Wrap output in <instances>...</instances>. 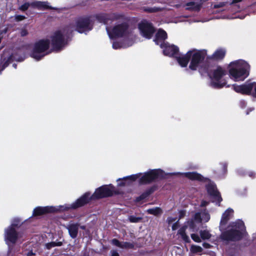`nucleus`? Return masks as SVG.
Instances as JSON below:
<instances>
[{"mask_svg":"<svg viewBox=\"0 0 256 256\" xmlns=\"http://www.w3.org/2000/svg\"><path fill=\"white\" fill-rule=\"evenodd\" d=\"M123 18V15L120 14L112 13L99 14L94 16L79 18L76 22V26L70 25L66 28L56 30L52 33L50 36L52 46L56 50H58L63 48L67 44L69 32H71L74 30L80 33L90 30L94 19L100 22L108 25L114 20H122Z\"/></svg>","mask_w":256,"mask_h":256,"instance_id":"f257e3e1","label":"nucleus"},{"mask_svg":"<svg viewBox=\"0 0 256 256\" xmlns=\"http://www.w3.org/2000/svg\"><path fill=\"white\" fill-rule=\"evenodd\" d=\"M115 192L116 190L112 186H104L97 188L92 195H91L90 192H86L74 202L70 204H66L58 207L48 206L37 207L34 209L33 215L40 216L48 212L76 208L87 204L90 200L110 196Z\"/></svg>","mask_w":256,"mask_h":256,"instance_id":"f03ea898","label":"nucleus"},{"mask_svg":"<svg viewBox=\"0 0 256 256\" xmlns=\"http://www.w3.org/2000/svg\"><path fill=\"white\" fill-rule=\"evenodd\" d=\"M206 56V50H192L188 52L186 54L179 56L177 58V61L182 67H186L191 58L189 68L192 70H196L202 66Z\"/></svg>","mask_w":256,"mask_h":256,"instance_id":"7ed1b4c3","label":"nucleus"},{"mask_svg":"<svg viewBox=\"0 0 256 256\" xmlns=\"http://www.w3.org/2000/svg\"><path fill=\"white\" fill-rule=\"evenodd\" d=\"M164 176V172L160 169L152 170L144 173L142 176L139 173L124 178L122 182L119 184L120 186L131 184L134 181L139 179L140 184H147L161 179Z\"/></svg>","mask_w":256,"mask_h":256,"instance_id":"20e7f679","label":"nucleus"},{"mask_svg":"<svg viewBox=\"0 0 256 256\" xmlns=\"http://www.w3.org/2000/svg\"><path fill=\"white\" fill-rule=\"evenodd\" d=\"M250 66L244 60H238L229 64L230 78L234 81H243L249 75Z\"/></svg>","mask_w":256,"mask_h":256,"instance_id":"39448f33","label":"nucleus"},{"mask_svg":"<svg viewBox=\"0 0 256 256\" xmlns=\"http://www.w3.org/2000/svg\"><path fill=\"white\" fill-rule=\"evenodd\" d=\"M246 232V228L242 220L232 222L226 230L222 232L221 236L226 240H237L240 239Z\"/></svg>","mask_w":256,"mask_h":256,"instance_id":"423d86ee","label":"nucleus"},{"mask_svg":"<svg viewBox=\"0 0 256 256\" xmlns=\"http://www.w3.org/2000/svg\"><path fill=\"white\" fill-rule=\"evenodd\" d=\"M106 30L110 38L118 37L122 38L125 41L134 40V36L126 22L116 24L112 29L106 26Z\"/></svg>","mask_w":256,"mask_h":256,"instance_id":"0eeeda50","label":"nucleus"},{"mask_svg":"<svg viewBox=\"0 0 256 256\" xmlns=\"http://www.w3.org/2000/svg\"><path fill=\"white\" fill-rule=\"evenodd\" d=\"M211 79L210 86L216 88H222L226 85V80L223 79L226 74V71L221 67H216L208 73Z\"/></svg>","mask_w":256,"mask_h":256,"instance_id":"6e6552de","label":"nucleus"},{"mask_svg":"<svg viewBox=\"0 0 256 256\" xmlns=\"http://www.w3.org/2000/svg\"><path fill=\"white\" fill-rule=\"evenodd\" d=\"M50 46V40H41L35 43L31 56L35 60H38L45 56L48 52Z\"/></svg>","mask_w":256,"mask_h":256,"instance_id":"1a4fd4ad","label":"nucleus"},{"mask_svg":"<svg viewBox=\"0 0 256 256\" xmlns=\"http://www.w3.org/2000/svg\"><path fill=\"white\" fill-rule=\"evenodd\" d=\"M210 214L206 210L196 212L192 217L190 220L188 222L192 232H196L198 230L196 224L207 222L210 220Z\"/></svg>","mask_w":256,"mask_h":256,"instance_id":"9d476101","label":"nucleus"},{"mask_svg":"<svg viewBox=\"0 0 256 256\" xmlns=\"http://www.w3.org/2000/svg\"><path fill=\"white\" fill-rule=\"evenodd\" d=\"M14 224H12L6 228L4 231V238L6 243L10 246V244H14L16 242H21L22 240V234L18 232L14 228Z\"/></svg>","mask_w":256,"mask_h":256,"instance_id":"9b49d317","label":"nucleus"},{"mask_svg":"<svg viewBox=\"0 0 256 256\" xmlns=\"http://www.w3.org/2000/svg\"><path fill=\"white\" fill-rule=\"evenodd\" d=\"M234 90L243 94H251L256 97V82L246 84L242 85H232Z\"/></svg>","mask_w":256,"mask_h":256,"instance_id":"f8f14e48","label":"nucleus"},{"mask_svg":"<svg viewBox=\"0 0 256 256\" xmlns=\"http://www.w3.org/2000/svg\"><path fill=\"white\" fill-rule=\"evenodd\" d=\"M141 34L146 38L150 39L153 35L154 30L152 24L147 21H142L138 24Z\"/></svg>","mask_w":256,"mask_h":256,"instance_id":"ddd939ff","label":"nucleus"},{"mask_svg":"<svg viewBox=\"0 0 256 256\" xmlns=\"http://www.w3.org/2000/svg\"><path fill=\"white\" fill-rule=\"evenodd\" d=\"M160 46L163 48V52L164 55L169 56H176V58L178 57L176 56L178 52V48L176 46L168 43H160Z\"/></svg>","mask_w":256,"mask_h":256,"instance_id":"4468645a","label":"nucleus"},{"mask_svg":"<svg viewBox=\"0 0 256 256\" xmlns=\"http://www.w3.org/2000/svg\"><path fill=\"white\" fill-rule=\"evenodd\" d=\"M206 189L208 194L210 195L214 202L220 203L222 200L220 192L218 191L216 185L212 182H210L206 186Z\"/></svg>","mask_w":256,"mask_h":256,"instance_id":"2eb2a0df","label":"nucleus"},{"mask_svg":"<svg viewBox=\"0 0 256 256\" xmlns=\"http://www.w3.org/2000/svg\"><path fill=\"white\" fill-rule=\"evenodd\" d=\"M233 214L234 210L232 208H228L222 214L220 224V229L221 231L226 230V225L233 216Z\"/></svg>","mask_w":256,"mask_h":256,"instance_id":"dca6fc26","label":"nucleus"},{"mask_svg":"<svg viewBox=\"0 0 256 256\" xmlns=\"http://www.w3.org/2000/svg\"><path fill=\"white\" fill-rule=\"evenodd\" d=\"M80 224L78 223L70 222L66 227L70 237L72 238H76Z\"/></svg>","mask_w":256,"mask_h":256,"instance_id":"f3484780","label":"nucleus"},{"mask_svg":"<svg viewBox=\"0 0 256 256\" xmlns=\"http://www.w3.org/2000/svg\"><path fill=\"white\" fill-rule=\"evenodd\" d=\"M31 6L40 10L52 8L48 5V3L46 2L35 1L30 3Z\"/></svg>","mask_w":256,"mask_h":256,"instance_id":"a211bd4d","label":"nucleus"},{"mask_svg":"<svg viewBox=\"0 0 256 256\" xmlns=\"http://www.w3.org/2000/svg\"><path fill=\"white\" fill-rule=\"evenodd\" d=\"M188 226L190 228V226L188 225L187 222L186 225L182 226L179 229L178 234L180 235L181 238L184 242L189 243L190 242V240L186 232V229Z\"/></svg>","mask_w":256,"mask_h":256,"instance_id":"6ab92c4d","label":"nucleus"},{"mask_svg":"<svg viewBox=\"0 0 256 256\" xmlns=\"http://www.w3.org/2000/svg\"><path fill=\"white\" fill-rule=\"evenodd\" d=\"M134 40H132L129 41H125L123 43H120L117 42H114L112 44V48L114 49H119L120 48H126L128 46H130L133 44Z\"/></svg>","mask_w":256,"mask_h":256,"instance_id":"aec40b11","label":"nucleus"},{"mask_svg":"<svg viewBox=\"0 0 256 256\" xmlns=\"http://www.w3.org/2000/svg\"><path fill=\"white\" fill-rule=\"evenodd\" d=\"M167 38V34L166 32L162 30H159L158 32L156 34V38L154 40L156 44H160V42L164 41L165 39Z\"/></svg>","mask_w":256,"mask_h":256,"instance_id":"412c9836","label":"nucleus"},{"mask_svg":"<svg viewBox=\"0 0 256 256\" xmlns=\"http://www.w3.org/2000/svg\"><path fill=\"white\" fill-rule=\"evenodd\" d=\"M226 50L222 48L217 50L212 55L210 56H208L209 59L214 60H218L222 59L225 56Z\"/></svg>","mask_w":256,"mask_h":256,"instance_id":"4be33fe9","label":"nucleus"},{"mask_svg":"<svg viewBox=\"0 0 256 256\" xmlns=\"http://www.w3.org/2000/svg\"><path fill=\"white\" fill-rule=\"evenodd\" d=\"M182 174L191 180H204L203 176L196 172H185Z\"/></svg>","mask_w":256,"mask_h":256,"instance_id":"5701e85b","label":"nucleus"},{"mask_svg":"<svg viewBox=\"0 0 256 256\" xmlns=\"http://www.w3.org/2000/svg\"><path fill=\"white\" fill-rule=\"evenodd\" d=\"M146 212L149 214H154L155 216L160 214L162 212V210L158 207H156L152 208H150L147 210Z\"/></svg>","mask_w":256,"mask_h":256,"instance_id":"b1692460","label":"nucleus"},{"mask_svg":"<svg viewBox=\"0 0 256 256\" xmlns=\"http://www.w3.org/2000/svg\"><path fill=\"white\" fill-rule=\"evenodd\" d=\"M203 250L202 248L198 246L192 244L190 248V251L192 254L201 253Z\"/></svg>","mask_w":256,"mask_h":256,"instance_id":"393cba45","label":"nucleus"},{"mask_svg":"<svg viewBox=\"0 0 256 256\" xmlns=\"http://www.w3.org/2000/svg\"><path fill=\"white\" fill-rule=\"evenodd\" d=\"M200 234L201 238L202 240L209 239L211 237V234L210 233L209 231L206 230H200Z\"/></svg>","mask_w":256,"mask_h":256,"instance_id":"a878e982","label":"nucleus"},{"mask_svg":"<svg viewBox=\"0 0 256 256\" xmlns=\"http://www.w3.org/2000/svg\"><path fill=\"white\" fill-rule=\"evenodd\" d=\"M2 68L0 69V71L3 70L8 64L10 60H11L12 58L10 56H8V58H5L4 56H2Z\"/></svg>","mask_w":256,"mask_h":256,"instance_id":"bb28decb","label":"nucleus"},{"mask_svg":"<svg viewBox=\"0 0 256 256\" xmlns=\"http://www.w3.org/2000/svg\"><path fill=\"white\" fill-rule=\"evenodd\" d=\"M62 245V242H50L47 243L45 244V246L46 248L48 250L52 248L57 246H60Z\"/></svg>","mask_w":256,"mask_h":256,"instance_id":"cd10ccee","label":"nucleus"},{"mask_svg":"<svg viewBox=\"0 0 256 256\" xmlns=\"http://www.w3.org/2000/svg\"><path fill=\"white\" fill-rule=\"evenodd\" d=\"M144 11L148 12H158L162 11V8L159 7H152V8H144Z\"/></svg>","mask_w":256,"mask_h":256,"instance_id":"c85d7f7f","label":"nucleus"},{"mask_svg":"<svg viewBox=\"0 0 256 256\" xmlns=\"http://www.w3.org/2000/svg\"><path fill=\"white\" fill-rule=\"evenodd\" d=\"M134 247V245L133 244L126 242H121L120 248H132Z\"/></svg>","mask_w":256,"mask_h":256,"instance_id":"c756f323","label":"nucleus"},{"mask_svg":"<svg viewBox=\"0 0 256 256\" xmlns=\"http://www.w3.org/2000/svg\"><path fill=\"white\" fill-rule=\"evenodd\" d=\"M128 219L130 222L137 223L142 220V218L137 217L134 216H128Z\"/></svg>","mask_w":256,"mask_h":256,"instance_id":"7c9ffc66","label":"nucleus"},{"mask_svg":"<svg viewBox=\"0 0 256 256\" xmlns=\"http://www.w3.org/2000/svg\"><path fill=\"white\" fill-rule=\"evenodd\" d=\"M191 238L194 241L196 242H201V237H200L198 234H191Z\"/></svg>","mask_w":256,"mask_h":256,"instance_id":"2f4dec72","label":"nucleus"},{"mask_svg":"<svg viewBox=\"0 0 256 256\" xmlns=\"http://www.w3.org/2000/svg\"><path fill=\"white\" fill-rule=\"evenodd\" d=\"M30 6H31L30 3L26 2L20 6V9L24 11L28 10Z\"/></svg>","mask_w":256,"mask_h":256,"instance_id":"473e14b6","label":"nucleus"},{"mask_svg":"<svg viewBox=\"0 0 256 256\" xmlns=\"http://www.w3.org/2000/svg\"><path fill=\"white\" fill-rule=\"evenodd\" d=\"M112 243L114 245V246H116L119 248H120V244H121V242H119L118 240L116 239H113L112 240Z\"/></svg>","mask_w":256,"mask_h":256,"instance_id":"72a5a7b5","label":"nucleus"},{"mask_svg":"<svg viewBox=\"0 0 256 256\" xmlns=\"http://www.w3.org/2000/svg\"><path fill=\"white\" fill-rule=\"evenodd\" d=\"M12 224H14L15 225L14 226V228L16 229V227L20 225V222L18 219L14 220Z\"/></svg>","mask_w":256,"mask_h":256,"instance_id":"f704fd0d","label":"nucleus"},{"mask_svg":"<svg viewBox=\"0 0 256 256\" xmlns=\"http://www.w3.org/2000/svg\"><path fill=\"white\" fill-rule=\"evenodd\" d=\"M28 32L26 29H22L20 32V34L22 36H24L28 34Z\"/></svg>","mask_w":256,"mask_h":256,"instance_id":"c9c22d12","label":"nucleus"},{"mask_svg":"<svg viewBox=\"0 0 256 256\" xmlns=\"http://www.w3.org/2000/svg\"><path fill=\"white\" fill-rule=\"evenodd\" d=\"M24 18L25 17L23 16L19 15V16H16V19L18 21H20V20H24Z\"/></svg>","mask_w":256,"mask_h":256,"instance_id":"e433bc0d","label":"nucleus"},{"mask_svg":"<svg viewBox=\"0 0 256 256\" xmlns=\"http://www.w3.org/2000/svg\"><path fill=\"white\" fill-rule=\"evenodd\" d=\"M186 212L185 210H180L179 212L180 218L183 217L186 215Z\"/></svg>","mask_w":256,"mask_h":256,"instance_id":"4c0bfd02","label":"nucleus"},{"mask_svg":"<svg viewBox=\"0 0 256 256\" xmlns=\"http://www.w3.org/2000/svg\"><path fill=\"white\" fill-rule=\"evenodd\" d=\"M111 254L112 256H119V254L116 250H112Z\"/></svg>","mask_w":256,"mask_h":256,"instance_id":"58836bf2","label":"nucleus"},{"mask_svg":"<svg viewBox=\"0 0 256 256\" xmlns=\"http://www.w3.org/2000/svg\"><path fill=\"white\" fill-rule=\"evenodd\" d=\"M178 228V224L177 222L174 224L172 226V230H176Z\"/></svg>","mask_w":256,"mask_h":256,"instance_id":"ea45409f","label":"nucleus"},{"mask_svg":"<svg viewBox=\"0 0 256 256\" xmlns=\"http://www.w3.org/2000/svg\"><path fill=\"white\" fill-rule=\"evenodd\" d=\"M240 106L242 108H244L246 106V102L244 100H241L240 102Z\"/></svg>","mask_w":256,"mask_h":256,"instance_id":"a19ab883","label":"nucleus"},{"mask_svg":"<svg viewBox=\"0 0 256 256\" xmlns=\"http://www.w3.org/2000/svg\"><path fill=\"white\" fill-rule=\"evenodd\" d=\"M208 202H206V201H202V202H201V204H200V206H206V205H208Z\"/></svg>","mask_w":256,"mask_h":256,"instance_id":"79ce46f5","label":"nucleus"},{"mask_svg":"<svg viewBox=\"0 0 256 256\" xmlns=\"http://www.w3.org/2000/svg\"><path fill=\"white\" fill-rule=\"evenodd\" d=\"M248 176L250 177H254L255 176V174L254 172H250L248 174Z\"/></svg>","mask_w":256,"mask_h":256,"instance_id":"37998d69","label":"nucleus"},{"mask_svg":"<svg viewBox=\"0 0 256 256\" xmlns=\"http://www.w3.org/2000/svg\"><path fill=\"white\" fill-rule=\"evenodd\" d=\"M203 246L204 247H205L206 248H209L210 244H206V243H204Z\"/></svg>","mask_w":256,"mask_h":256,"instance_id":"c03bdc74","label":"nucleus"},{"mask_svg":"<svg viewBox=\"0 0 256 256\" xmlns=\"http://www.w3.org/2000/svg\"><path fill=\"white\" fill-rule=\"evenodd\" d=\"M79 228H80L82 229V230H84L86 228V226H79Z\"/></svg>","mask_w":256,"mask_h":256,"instance_id":"a18cd8bd","label":"nucleus"},{"mask_svg":"<svg viewBox=\"0 0 256 256\" xmlns=\"http://www.w3.org/2000/svg\"><path fill=\"white\" fill-rule=\"evenodd\" d=\"M12 66H13V67L14 68H16V64H13Z\"/></svg>","mask_w":256,"mask_h":256,"instance_id":"49530a36","label":"nucleus"},{"mask_svg":"<svg viewBox=\"0 0 256 256\" xmlns=\"http://www.w3.org/2000/svg\"><path fill=\"white\" fill-rule=\"evenodd\" d=\"M18 60V61H22V60H23V59H22V60Z\"/></svg>","mask_w":256,"mask_h":256,"instance_id":"de8ad7c7","label":"nucleus"},{"mask_svg":"<svg viewBox=\"0 0 256 256\" xmlns=\"http://www.w3.org/2000/svg\"><path fill=\"white\" fill-rule=\"evenodd\" d=\"M253 110V108H250V111H252Z\"/></svg>","mask_w":256,"mask_h":256,"instance_id":"09e8293b","label":"nucleus"},{"mask_svg":"<svg viewBox=\"0 0 256 256\" xmlns=\"http://www.w3.org/2000/svg\"><path fill=\"white\" fill-rule=\"evenodd\" d=\"M255 234L256 235V234Z\"/></svg>","mask_w":256,"mask_h":256,"instance_id":"8fccbe9b","label":"nucleus"}]
</instances>
